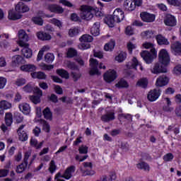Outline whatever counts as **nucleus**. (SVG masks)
I'll return each instance as SVG.
<instances>
[{
  "mask_svg": "<svg viewBox=\"0 0 181 181\" xmlns=\"http://www.w3.org/2000/svg\"><path fill=\"white\" fill-rule=\"evenodd\" d=\"M158 62L154 64L151 71L153 74L168 73V65L170 63V57L165 49H161L158 53Z\"/></svg>",
  "mask_w": 181,
  "mask_h": 181,
  "instance_id": "obj_1",
  "label": "nucleus"
},
{
  "mask_svg": "<svg viewBox=\"0 0 181 181\" xmlns=\"http://www.w3.org/2000/svg\"><path fill=\"white\" fill-rule=\"evenodd\" d=\"M18 45L21 47H23L21 49V53L26 59H30L32 57L33 52L32 49L29 48V45L26 42L29 41V35L26 33V31L24 30H20L18 31Z\"/></svg>",
  "mask_w": 181,
  "mask_h": 181,
  "instance_id": "obj_2",
  "label": "nucleus"
},
{
  "mask_svg": "<svg viewBox=\"0 0 181 181\" xmlns=\"http://www.w3.org/2000/svg\"><path fill=\"white\" fill-rule=\"evenodd\" d=\"M140 56L146 64H151L153 62V56H156V49H151V52L145 50L140 53Z\"/></svg>",
  "mask_w": 181,
  "mask_h": 181,
  "instance_id": "obj_3",
  "label": "nucleus"
},
{
  "mask_svg": "<svg viewBox=\"0 0 181 181\" xmlns=\"http://www.w3.org/2000/svg\"><path fill=\"white\" fill-rule=\"evenodd\" d=\"M117 77H118L117 71L114 69H109L103 74V80H105V83H108L115 81V80H117Z\"/></svg>",
  "mask_w": 181,
  "mask_h": 181,
  "instance_id": "obj_4",
  "label": "nucleus"
},
{
  "mask_svg": "<svg viewBox=\"0 0 181 181\" xmlns=\"http://www.w3.org/2000/svg\"><path fill=\"white\" fill-rule=\"evenodd\" d=\"M90 70L89 71L90 76H100L101 73L98 71V60L91 58L89 60Z\"/></svg>",
  "mask_w": 181,
  "mask_h": 181,
  "instance_id": "obj_5",
  "label": "nucleus"
},
{
  "mask_svg": "<svg viewBox=\"0 0 181 181\" xmlns=\"http://www.w3.org/2000/svg\"><path fill=\"white\" fill-rule=\"evenodd\" d=\"M140 18L143 22H146V23H152V22L155 21V14H151L148 13L147 11H144L140 13Z\"/></svg>",
  "mask_w": 181,
  "mask_h": 181,
  "instance_id": "obj_6",
  "label": "nucleus"
},
{
  "mask_svg": "<svg viewBox=\"0 0 181 181\" xmlns=\"http://www.w3.org/2000/svg\"><path fill=\"white\" fill-rule=\"evenodd\" d=\"M30 8H29V6L26 5L23 1H19L16 6H15V11L17 12V13H26V12H29Z\"/></svg>",
  "mask_w": 181,
  "mask_h": 181,
  "instance_id": "obj_7",
  "label": "nucleus"
},
{
  "mask_svg": "<svg viewBox=\"0 0 181 181\" xmlns=\"http://www.w3.org/2000/svg\"><path fill=\"white\" fill-rule=\"evenodd\" d=\"M171 53L174 56H181V42L180 41H175L171 43Z\"/></svg>",
  "mask_w": 181,
  "mask_h": 181,
  "instance_id": "obj_8",
  "label": "nucleus"
},
{
  "mask_svg": "<svg viewBox=\"0 0 181 181\" xmlns=\"http://www.w3.org/2000/svg\"><path fill=\"white\" fill-rule=\"evenodd\" d=\"M164 23L165 26H170L171 28H173V26H176V17H175V16L172 14H167L164 19Z\"/></svg>",
  "mask_w": 181,
  "mask_h": 181,
  "instance_id": "obj_9",
  "label": "nucleus"
},
{
  "mask_svg": "<svg viewBox=\"0 0 181 181\" xmlns=\"http://www.w3.org/2000/svg\"><path fill=\"white\" fill-rule=\"evenodd\" d=\"M26 127L25 124H21L18 129H17V133L18 134L19 140L21 141V142H26V141L28 139L29 136H28V133L25 131H22L23 128Z\"/></svg>",
  "mask_w": 181,
  "mask_h": 181,
  "instance_id": "obj_10",
  "label": "nucleus"
},
{
  "mask_svg": "<svg viewBox=\"0 0 181 181\" xmlns=\"http://www.w3.org/2000/svg\"><path fill=\"white\" fill-rule=\"evenodd\" d=\"M112 16L113 18H115L117 23L122 22V21H124V18H125V14L121 8H116L113 12Z\"/></svg>",
  "mask_w": 181,
  "mask_h": 181,
  "instance_id": "obj_11",
  "label": "nucleus"
},
{
  "mask_svg": "<svg viewBox=\"0 0 181 181\" xmlns=\"http://www.w3.org/2000/svg\"><path fill=\"white\" fill-rule=\"evenodd\" d=\"M159 97H160V92H159V90L158 89L151 90L147 95L148 101H151V103L156 101Z\"/></svg>",
  "mask_w": 181,
  "mask_h": 181,
  "instance_id": "obj_12",
  "label": "nucleus"
},
{
  "mask_svg": "<svg viewBox=\"0 0 181 181\" xmlns=\"http://www.w3.org/2000/svg\"><path fill=\"white\" fill-rule=\"evenodd\" d=\"M74 172H76V167L74 165H70L65 170L62 177L66 180H69L73 177Z\"/></svg>",
  "mask_w": 181,
  "mask_h": 181,
  "instance_id": "obj_13",
  "label": "nucleus"
},
{
  "mask_svg": "<svg viewBox=\"0 0 181 181\" xmlns=\"http://www.w3.org/2000/svg\"><path fill=\"white\" fill-rule=\"evenodd\" d=\"M25 58L21 55H15L12 57V66L13 67H16L21 64H25Z\"/></svg>",
  "mask_w": 181,
  "mask_h": 181,
  "instance_id": "obj_14",
  "label": "nucleus"
},
{
  "mask_svg": "<svg viewBox=\"0 0 181 181\" xmlns=\"http://www.w3.org/2000/svg\"><path fill=\"white\" fill-rule=\"evenodd\" d=\"M48 9L50 12H52V13H58L59 15L64 12V8L57 4H50L48 6Z\"/></svg>",
  "mask_w": 181,
  "mask_h": 181,
  "instance_id": "obj_15",
  "label": "nucleus"
},
{
  "mask_svg": "<svg viewBox=\"0 0 181 181\" xmlns=\"http://www.w3.org/2000/svg\"><path fill=\"white\" fill-rule=\"evenodd\" d=\"M156 40L159 46H168L170 44L169 40H168L166 37L160 34H158L156 36Z\"/></svg>",
  "mask_w": 181,
  "mask_h": 181,
  "instance_id": "obj_16",
  "label": "nucleus"
},
{
  "mask_svg": "<svg viewBox=\"0 0 181 181\" xmlns=\"http://www.w3.org/2000/svg\"><path fill=\"white\" fill-rule=\"evenodd\" d=\"M168 83L169 78L166 76H161L157 78L156 86L157 87H163L164 86H167Z\"/></svg>",
  "mask_w": 181,
  "mask_h": 181,
  "instance_id": "obj_17",
  "label": "nucleus"
},
{
  "mask_svg": "<svg viewBox=\"0 0 181 181\" xmlns=\"http://www.w3.org/2000/svg\"><path fill=\"white\" fill-rule=\"evenodd\" d=\"M18 108L24 115H29L30 114V105L23 103L18 105Z\"/></svg>",
  "mask_w": 181,
  "mask_h": 181,
  "instance_id": "obj_18",
  "label": "nucleus"
},
{
  "mask_svg": "<svg viewBox=\"0 0 181 181\" xmlns=\"http://www.w3.org/2000/svg\"><path fill=\"white\" fill-rule=\"evenodd\" d=\"M37 37L40 40H52V35H50V34L43 32V31L37 32Z\"/></svg>",
  "mask_w": 181,
  "mask_h": 181,
  "instance_id": "obj_19",
  "label": "nucleus"
},
{
  "mask_svg": "<svg viewBox=\"0 0 181 181\" xmlns=\"http://www.w3.org/2000/svg\"><path fill=\"white\" fill-rule=\"evenodd\" d=\"M21 71H25V73H30L36 71V66L33 64H25L20 67Z\"/></svg>",
  "mask_w": 181,
  "mask_h": 181,
  "instance_id": "obj_20",
  "label": "nucleus"
},
{
  "mask_svg": "<svg viewBox=\"0 0 181 181\" xmlns=\"http://www.w3.org/2000/svg\"><path fill=\"white\" fill-rule=\"evenodd\" d=\"M22 18V14L18 13L13 10H10L8 11V19L11 21H18V19Z\"/></svg>",
  "mask_w": 181,
  "mask_h": 181,
  "instance_id": "obj_21",
  "label": "nucleus"
},
{
  "mask_svg": "<svg viewBox=\"0 0 181 181\" xmlns=\"http://www.w3.org/2000/svg\"><path fill=\"white\" fill-rule=\"evenodd\" d=\"M124 7L127 11H129L130 12L135 11V4L134 3V0H125Z\"/></svg>",
  "mask_w": 181,
  "mask_h": 181,
  "instance_id": "obj_22",
  "label": "nucleus"
},
{
  "mask_svg": "<svg viewBox=\"0 0 181 181\" xmlns=\"http://www.w3.org/2000/svg\"><path fill=\"white\" fill-rule=\"evenodd\" d=\"M115 119V113L114 112L103 115L101 117V120L103 122H110V121H114Z\"/></svg>",
  "mask_w": 181,
  "mask_h": 181,
  "instance_id": "obj_23",
  "label": "nucleus"
},
{
  "mask_svg": "<svg viewBox=\"0 0 181 181\" xmlns=\"http://www.w3.org/2000/svg\"><path fill=\"white\" fill-rule=\"evenodd\" d=\"M137 169L140 170H144V172H149L151 170V167L148 163L144 161H141L140 163L136 164Z\"/></svg>",
  "mask_w": 181,
  "mask_h": 181,
  "instance_id": "obj_24",
  "label": "nucleus"
},
{
  "mask_svg": "<svg viewBox=\"0 0 181 181\" xmlns=\"http://www.w3.org/2000/svg\"><path fill=\"white\" fill-rule=\"evenodd\" d=\"M42 114L45 119H49V121L53 119V113L52 112V110H50V107H45L42 111Z\"/></svg>",
  "mask_w": 181,
  "mask_h": 181,
  "instance_id": "obj_25",
  "label": "nucleus"
},
{
  "mask_svg": "<svg viewBox=\"0 0 181 181\" xmlns=\"http://www.w3.org/2000/svg\"><path fill=\"white\" fill-rule=\"evenodd\" d=\"M90 33L93 36H98L100 35V22H95L90 29Z\"/></svg>",
  "mask_w": 181,
  "mask_h": 181,
  "instance_id": "obj_26",
  "label": "nucleus"
},
{
  "mask_svg": "<svg viewBox=\"0 0 181 181\" xmlns=\"http://www.w3.org/2000/svg\"><path fill=\"white\" fill-rule=\"evenodd\" d=\"M57 74L60 76L62 78H66V80H69V78H70V74L64 69H57Z\"/></svg>",
  "mask_w": 181,
  "mask_h": 181,
  "instance_id": "obj_27",
  "label": "nucleus"
},
{
  "mask_svg": "<svg viewBox=\"0 0 181 181\" xmlns=\"http://www.w3.org/2000/svg\"><path fill=\"white\" fill-rule=\"evenodd\" d=\"M105 22L107 24L109 28H114V26H115V22H117V20L112 15H110L105 19Z\"/></svg>",
  "mask_w": 181,
  "mask_h": 181,
  "instance_id": "obj_28",
  "label": "nucleus"
},
{
  "mask_svg": "<svg viewBox=\"0 0 181 181\" xmlns=\"http://www.w3.org/2000/svg\"><path fill=\"white\" fill-rule=\"evenodd\" d=\"M116 88H128L129 87V84L128 81H125L124 78H121L116 84Z\"/></svg>",
  "mask_w": 181,
  "mask_h": 181,
  "instance_id": "obj_29",
  "label": "nucleus"
},
{
  "mask_svg": "<svg viewBox=\"0 0 181 181\" xmlns=\"http://www.w3.org/2000/svg\"><path fill=\"white\" fill-rule=\"evenodd\" d=\"M5 122L7 127H11L13 123V115L11 112H6L5 115Z\"/></svg>",
  "mask_w": 181,
  "mask_h": 181,
  "instance_id": "obj_30",
  "label": "nucleus"
},
{
  "mask_svg": "<svg viewBox=\"0 0 181 181\" xmlns=\"http://www.w3.org/2000/svg\"><path fill=\"white\" fill-rule=\"evenodd\" d=\"M114 47H115V40H110V42L105 45L104 50H105V52H112Z\"/></svg>",
  "mask_w": 181,
  "mask_h": 181,
  "instance_id": "obj_31",
  "label": "nucleus"
},
{
  "mask_svg": "<svg viewBox=\"0 0 181 181\" xmlns=\"http://www.w3.org/2000/svg\"><path fill=\"white\" fill-rule=\"evenodd\" d=\"M93 36L85 34L79 38V40L81 43H91V42H93Z\"/></svg>",
  "mask_w": 181,
  "mask_h": 181,
  "instance_id": "obj_32",
  "label": "nucleus"
},
{
  "mask_svg": "<svg viewBox=\"0 0 181 181\" xmlns=\"http://www.w3.org/2000/svg\"><path fill=\"white\" fill-rule=\"evenodd\" d=\"M138 87H141V88H146L148 87V79L146 78H143L139 80L136 83Z\"/></svg>",
  "mask_w": 181,
  "mask_h": 181,
  "instance_id": "obj_33",
  "label": "nucleus"
},
{
  "mask_svg": "<svg viewBox=\"0 0 181 181\" xmlns=\"http://www.w3.org/2000/svg\"><path fill=\"white\" fill-rule=\"evenodd\" d=\"M116 179H117V174H115V173L114 172H112L110 173L109 177H107V175H103L101 181H112V180H115Z\"/></svg>",
  "mask_w": 181,
  "mask_h": 181,
  "instance_id": "obj_34",
  "label": "nucleus"
},
{
  "mask_svg": "<svg viewBox=\"0 0 181 181\" xmlns=\"http://www.w3.org/2000/svg\"><path fill=\"white\" fill-rule=\"evenodd\" d=\"M76 56H77V50L72 47L69 48L66 52V57L68 59H73Z\"/></svg>",
  "mask_w": 181,
  "mask_h": 181,
  "instance_id": "obj_35",
  "label": "nucleus"
},
{
  "mask_svg": "<svg viewBox=\"0 0 181 181\" xmlns=\"http://www.w3.org/2000/svg\"><path fill=\"white\" fill-rule=\"evenodd\" d=\"M28 165L25 163H21L20 165H18L16 168V173H23L25 170H26V168H28Z\"/></svg>",
  "mask_w": 181,
  "mask_h": 181,
  "instance_id": "obj_36",
  "label": "nucleus"
},
{
  "mask_svg": "<svg viewBox=\"0 0 181 181\" xmlns=\"http://www.w3.org/2000/svg\"><path fill=\"white\" fill-rule=\"evenodd\" d=\"M127 59V54L124 52H120L119 54L115 57L116 62L118 63H122Z\"/></svg>",
  "mask_w": 181,
  "mask_h": 181,
  "instance_id": "obj_37",
  "label": "nucleus"
},
{
  "mask_svg": "<svg viewBox=\"0 0 181 181\" xmlns=\"http://www.w3.org/2000/svg\"><path fill=\"white\" fill-rule=\"evenodd\" d=\"M32 21L35 25H37L38 26H43V18L40 16H35L32 18Z\"/></svg>",
  "mask_w": 181,
  "mask_h": 181,
  "instance_id": "obj_38",
  "label": "nucleus"
},
{
  "mask_svg": "<svg viewBox=\"0 0 181 181\" xmlns=\"http://www.w3.org/2000/svg\"><path fill=\"white\" fill-rule=\"evenodd\" d=\"M141 36L144 39H152L153 37V32L152 30H146L141 33Z\"/></svg>",
  "mask_w": 181,
  "mask_h": 181,
  "instance_id": "obj_39",
  "label": "nucleus"
},
{
  "mask_svg": "<svg viewBox=\"0 0 181 181\" xmlns=\"http://www.w3.org/2000/svg\"><path fill=\"white\" fill-rule=\"evenodd\" d=\"M66 67H68V69H69L70 70H76L77 71H80V68H78L77 64H76L75 62H72L70 61L67 62Z\"/></svg>",
  "mask_w": 181,
  "mask_h": 181,
  "instance_id": "obj_40",
  "label": "nucleus"
},
{
  "mask_svg": "<svg viewBox=\"0 0 181 181\" xmlns=\"http://www.w3.org/2000/svg\"><path fill=\"white\" fill-rule=\"evenodd\" d=\"M56 169H57V165H56V162L54 160H52L49 163V167L48 168V170L49 173L53 174L54 172H56Z\"/></svg>",
  "mask_w": 181,
  "mask_h": 181,
  "instance_id": "obj_41",
  "label": "nucleus"
},
{
  "mask_svg": "<svg viewBox=\"0 0 181 181\" xmlns=\"http://www.w3.org/2000/svg\"><path fill=\"white\" fill-rule=\"evenodd\" d=\"M0 106L4 108V110H9L12 108V103L6 101V100H1L0 102Z\"/></svg>",
  "mask_w": 181,
  "mask_h": 181,
  "instance_id": "obj_42",
  "label": "nucleus"
},
{
  "mask_svg": "<svg viewBox=\"0 0 181 181\" xmlns=\"http://www.w3.org/2000/svg\"><path fill=\"white\" fill-rule=\"evenodd\" d=\"M168 2L170 5L177 6V8L181 11V0H168Z\"/></svg>",
  "mask_w": 181,
  "mask_h": 181,
  "instance_id": "obj_43",
  "label": "nucleus"
},
{
  "mask_svg": "<svg viewBox=\"0 0 181 181\" xmlns=\"http://www.w3.org/2000/svg\"><path fill=\"white\" fill-rule=\"evenodd\" d=\"M174 158H175V156H173L172 153H168L163 156V159L164 162H172Z\"/></svg>",
  "mask_w": 181,
  "mask_h": 181,
  "instance_id": "obj_44",
  "label": "nucleus"
},
{
  "mask_svg": "<svg viewBox=\"0 0 181 181\" xmlns=\"http://www.w3.org/2000/svg\"><path fill=\"white\" fill-rule=\"evenodd\" d=\"M42 131L49 134L50 132V124L46 120H42Z\"/></svg>",
  "mask_w": 181,
  "mask_h": 181,
  "instance_id": "obj_45",
  "label": "nucleus"
},
{
  "mask_svg": "<svg viewBox=\"0 0 181 181\" xmlns=\"http://www.w3.org/2000/svg\"><path fill=\"white\" fill-rule=\"evenodd\" d=\"M48 101L53 103L54 104H57L59 103V98L56 94L52 93L50 96H47Z\"/></svg>",
  "mask_w": 181,
  "mask_h": 181,
  "instance_id": "obj_46",
  "label": "nucleus"
},
{
  "mask_svg": "<svg viewBox=\"0 0 181 181\" xmlns=\"http://www.w3.org/2000/svg\"><path fill=\"white\" fill-rule=\"evenodd\" d=\"M46 63H52L54 60V54L53 53H47L45 56Z\"/></svg>",
  "mask_w": 181,
  "mask_h": 181,
  "instance_id": "obj_47",
  "label": "nucleus"
},
{
  "mask_svg": "<svg viewBox=\"0 0 181 181\" xmlns=\"http://www.w3.org/2000/svg\"><path fill=\"white\" fill-rule=\"evenodd\" d=\"M23 91H25V93H33V91L35 90V87H33L32 84L28 83L23 88Z\"/></svg>",
  "mask_w": 181,
  "mask_h": 181,
  "instance_id": "obj_48",
  "label": "nucleus"
},
{
  "mask_svg": "<svg viewBox=\"0 0 181 181\" xmlns=\"http://www.w3.org/2000/svg\"><path fill=\"white\" fill-rule=\"evenodd\" d=\"M78 28H71L69 30V36L70 37H74V36H77L78 35Z\"/></svg>",
  "mask_w": 181,
  "mask_h": 181,
  "instance_id": "obj_49",
  "label": "nucleus"
},
{
  "mask_svg": "<svg viewBox=\"0 0 181 181\" xmlns=\"http://www.w3.org/2000/svg\"><path fill=\"white\" fill-rule=\"evenodd\" d=\"M14 119L17 124H21V122H23V116L19 112L15 113Z\"/></svg>",
  "mask_w": 181,
  "mask_h": 181,
  "instance_id": "obj_50",
  "label": "nucleus"
},
{
  "mask_svg": "<svg viewBox=\"0 0 181 181\" xmlns=\"http://www.w3.org/2000/svg\"><path fill=\"white\" fill-rule=\"evenodd\" d=\"M31 155H32V151H28L25 152L23 163H25L26 165H29V162L28 160H29V158H30Z\"/></svg>",
  "mask_w": 181,
  "mask_h": 181,
  "instance_id": "obj_51",
  "label": "nucleus"
},
{
  "mask_svg": "<svg viewBox=\"0 0 181 181\" xmlns=\"http://www.w3.org/2000/svg\"><path fill=\"white\" fill-rule=\"evenodd\" d=\"M95 171L93 170H82V176H94Z\"/></svg>",
  "mask_w": 181,
  "mask_h": 181,
  "instance_id": "obj_52",
  "label": "nucleus"
},
{
  "mask_svg": "<svg viewBox=\"0 0 181 181\" xmlns=\"http://www.w3.org/2000/svg\"><path fill=\"white\" fill-rule=\"evenodd\" d=\"M93 10V6H81V11L83 13H88V12H91Z\"/></svg>",
  "mask_w": 181,
  "mask_h": 181,
  "instance_id": "obj_53",
  "label": "nucleus"
},
{
  "mask_svg": "<svg viewBox=\"0 0 181 181\" xmlns=\"http://www.w3.org/2000/svg\"><path fill=\"white\" fill-rule=\"evenodd\" d=\"M127 50H129V54H132V51L134 49H136V45L135 44H133L132 42H129L127 43Z\"/></svg>",
  "mask_w": 181,
  "mask_h": 181,
  "instance_id": "obj_54",
  "label": "nucleus"
},
{
  "mask_svg": "<svg viewBox=\"0 0 181 181\" xmlns=\"http://www.w3.org/2000/svg\"><path fill=\"white\" fill-rule=\"evenodd\" d=\"M78 151L81 155H86L88 153V147L87 146H81L78 148Z\"/></svg>",
  "mask_w": 181,
  "mask_h": 181,
  "instance_id": "obj_55",
  "label": "nucleus"
},
{
  "mask_svg": "<svg viewBox=\"0 0 181 181\" xmlns=\"http://www.w3.org/2000/svg\"><path fill=\"white\" fill-rule=\"evenodd\" d=\"M88 158V155H85V156H80V155H76L75 156V160L76 162H84L86 159Z\"/></svg>",
  "mask_w": 181,
  "mask_h": 181,
  "instance_id": "obj_56",
  "label": "nucleus"
},
{
  "mask_svg": "<svg viewBox=\"0 0 181 181\" xmlns=\"http://www.w3.org/2000/svg\"><path fill=\"white\" fill-rule=\"evenodd\" d=\"M71 76L74 80V81H78L79 78H81V73H76V72H71Z\"/></svg>",
  "mask_w": 181,
  "mask_h": 181,
  "instance_id": "obj_57",
  "label": "nucleus"
},
{
  "mask_svg": "<svg viewBox=\"0 0 181 181\" xmlns=\"http://www.w3.org/2000/svg\"><path fill=\"white\" fill-rule=\"evenodd\" d=\"M91 45L88 42H82L81 45H78V48L81 50H87V49H90Z\"/></svg>",
  "mask_w": 181,
  "mask_h": 181,
  "instance_id": "obj_58",
  "label": "nucleus"
},
{
  "mask_svg": "<svg viewBox=\"0 0 181 181\" xmlns=\"http://www.w3.org/2000/svg\"><path fill=\"white\" fill-rule=\"evenodd\" d=\"M93 18H94V14H93V13H83V19H85V21H90Z\"/></svg>",
  "mask_w": 181,
  "mask_h": 181,
  "instance_id": "obj_59",
  "label": "nucleus"
},
{
  "mask_svg": "<svg viewBox=\"0 0 181 181\" xmlns=\"http://www.w3.org/2000/svg\"><path fill=\"white\" fill-rule=\"evenodd\" d=\"M26 84V79L21 78H18L16 81V86H18V87H22V86H25Z\"/></svg>",
  "mask_w": 181,
  "mask_h": 181,
  "instance_id": "obj_60",
  "label": "nucleus"
},
{
  "mask_svg": "<svg viewBox=\"0 0 181 181\" xmlns=\"http://www.w3.org/2000/svg\"><path fill=\"white\" fill-rule=\"evenodd\" d=\"M30 100L34 104H39V103H40V96H39V95H32L30 97Z\"/></svg>",
  "mask_w": 181,
  "mask_h": 181,
  "instance_id": "obj_61",
  "label": "nucleus"
},
{
  "mask_svg": "<svg viewBox=\"0 0 181 181\" xmlns=\"http://www.w3.org/2000/svg\"><path fill=\"white\" fill-rule=\"evenodd\" d=\"M125 34L128 36H132V35H134V29H132L131 25H129L126 28Z\"/></svg>",
  "mask_w": 181,
  "mask_h": 181,
  "instance_id": "obj_62",
  "label": "nucleus"
},
{
  "mask_svg": "<svg viewBox=\"0 0 181 181\" xmlns=\"http://www.w3.org/2000/svg\"><path fill=\"white\" fill-rule=\"evenodd\" d=\"M94 57H97L98 59H103L104 57V54L102 51H93Z\"/></svg>",
  "mask_w": 181,
  "mask_h": 181,
  "instance_id": "obj_63",
  "label": "nucleus"
},
{
  "mask_svg": "<svg viewBox=\"0 0 181 181\" xmlns=\"http://www.w3.org/2000/svg\"><path fill=\"white\" fill-rule=\"evenodd\" d=\"M173 71H174V74H176L177 76H180V74H181V65L180 64L176 65L174 67Z\"/></svg>",
  "mask_w": 181,
  "mask_h": 181,
  "instance_id": "obj_64",
  "label": "nucleus"
}]
</instances>
